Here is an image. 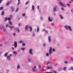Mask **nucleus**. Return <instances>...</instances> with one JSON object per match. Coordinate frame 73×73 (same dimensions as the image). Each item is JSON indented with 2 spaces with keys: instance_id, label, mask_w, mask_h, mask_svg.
I'll use <instances>...</instances> for the list:
<instances>
[{
  "instance_id": "nucleus-6",
  "label": "nucleus",
  "mask_w": 73,
  "mask_h": 73,
  "mask_svg": "<svg viewBox=\"0 0 73 73\" xmlns=\"http://www.w3.org/2000/svg\"><path fill=\"white\" fill-rule=\"evenodd\" d=\"M51 53H52V48H50L49 50V54H51Z\"/></svg>"
},
{
  "instance_id": "nucleus-25",
  "label": "nucleus",
  "mask_w": 73,
  "mask_h": 73,
  "mask_svg": "<svg viewBox=\"0 0 73 73\" xmlns=\"http://www.w3.org/2000/svg\"><path fill=\"white\" fill-rule=\"evenodd\" d=\"M3 31L4 32H6V29H3Z\"/></svg>"
},
{
  "instance_id": "nucleus-42",
  "label": "nucleus",
  "mask_w": 73,
  "mask_h": 73,
  "mask_svg": "<svg viewBox=\"0 0 73 73\" xmlns=\"http://www.w3.org/2000/svg\"><path fill=\"white\" fill-rule=\"evenodd\" d=\"M20 4V1H18V5H19V4Z\"/></svg>"
},
{
  "instance_id": "nucleus-14",
  "label": "nucleus",
  "mask_w": 73,
  "mask_h": 73,
  "mask_svg": "<svg viewBox=\"0 0 73 73\" xmlns=\"http://www.w3.org/2000/svg\"><path fill=\"white\" fill-rule=\"evenodd\" d=\"M7 55H8V53L7 52L5 53L4 54L5 56H7Z\"/></svg>"
},
{
  "instance_id": "nucleus-19",
  "label": "nucleus",
  "mask_w": 73,
  "mask_h": 73,
  "mask_svg": "<svg viewBox=\"0 0 73 73\" xmlns=\"http://www.w3.org/2000/svg\"><path fill=\"white\" fill-rule=\"evenodd\" d=\"M20 68V66L19 65H18L17 67V69H19Z\"/></svg>"
},
{
  "instance_id": "nucleus-9",
  "label": "nucleus",
  "mask_w": 73,
  "mask_h": 73,
  "mask_svg": "<svg viewBox=\"0 0 73 73\" xmlns=\"http://www.w3.org/2000/svg\"><path fill=\"white\" fill-rule=\"evenodd\" d=\"M56 7H55L53 9V11H56Z\"/></svg>"
},
{
  "instance_id": "nucleus-13",
  "label": "nucleus",
  "mask_w": 73,
  "mask_h": 73,
  "mask_svg": "<svg viewBox=\"0 0 73 73\" xmlns=\"http://www.w3.org/2000/svg\"><path fill=\"white\" fill-rule=\"evenodd\" d=\"M48 41L49 42H50V37L48 36Z\"/></svg>"
},
{
  "instance_id": "nucleus-30",
  "label": "nucleus",
  "mask_w": 73,
  "mask_h": 73,
  "mask_svg": "<svg viewBox=\"0 0 73 73\" xmlns=\"http://www.w3.org/2000/svg\"><path fill=\"white\" fill-rule=\"evenodd\" d=\"M3 7H0V9L1 10V9H3Z\"/></svg>"
},
{
  "instance_id": "nucleus-48",
  "label": "nucleus",
  "mask_w": 73,
  "mask_h": 73,
  "mask_svg": "<svg viewBox=\"0 0 73 73\" xmlns=\"http://www.w3.org/2000/svg\"><path fill=\"white\" fill-rule=\"evenodd\" d=\"M21 24L19 23V26H21Z\"/></svg>"
},
{
  "instance_id": "nucleus-4",
  "label": "nucleus",
  "mask_w": 73,
  "mask_h": 73,
  "mask_svg": "<svg viewBox=\"0 0 73 73\" xmlns=\"http://www.w3.org/2000/svg\"><path fill=\"white\" fill-rule=\"evenodd\" d=\"M11 18H5V21H7V20H9V21H10V20H11Z\"/></svg>"
},
{
  "instance_id": "nucleus-52",
  "label": "nucleus",
  "mask_w": 73,
  "mask_h": 73,
  "mask_svg": "<svg viewBox=\"0 0 73 73\" xmlns=\"http://www.w3.org/2000/svg\"><path fill=\"white\" fill-rule=\"evenodd\" d=\"M37 8H38V9H39V6H37Z\"/></svg>"
},
{
  "instance_id": "nucleus-16",
  "label": "nucleus",
  "mask_w": 73,
  "mask_h": 73,
  "mask_svg": "<svg viewBox=\"0 0 73 73\" xmlns=\"http://www.w3.org/2000/svg\"><path fill=\"white\" fill-rule=\"evenodd\" d=\"M9 2H7V3L6 4V5L7 6L9 5Z\"/></svg>"
},
{
  "instance_id": "nucleus-29",
  "label": "nucleus",
  "mask_w": 73,
  "mask_h": 73,
  "mask_svg": "<svg viewBox=\"0 0 73 73\" xmlns=\"http://www.w3.org/2000/svg\"><path fill=\"white\" fill-rule=\"evenodd\" d=\"M47 68L48 69H50V68H51L50 67H49L48 66H47Z\"/></svg>"
},
{
  "instance_id": "nucleus-11",
  "label": "nucleus",
  "mask_w": 73,
  "mask_h": 73,
  "mask_svg": "<svg viewBox=\"0 0 73 73\" xmlns=\"http://www.w3.org/2000/svg\"><path fill=\"white\" fill-rule=\"evenodd\" d=\"M11 11H14V8H13V7H11Z\"/></svg>"
},
{
  "instance_id": "nucleus-26",
  "label": "nucleus",
  "mask_w": 73,
  "mask_h": 73,
  "mask_svg": "<svg viewBox=\"0 0 73 73\" xmlns=\"http://www.w3.org/2000/svg\"><path fill=\"white\" fill-rule=\"evenodd\" d=\"M4 14V11H2V13H1V15H3Z\"/></svg>"
},
{
  "instance_id": "nucleus-36",
  "label": "nucleus",
  "mask_w": 73,
  "mask_h": 73,
  "mask_svg": "<svg viewBox=\"0 0 73 73\" xmlns=\"http://www.w3.org/2000/svg\"><path fill=\"white\" fill-rule=\"evenodd\" d=\"M17 29L18 30V32H20V30H19V29Z\"/></svg>"
},
{
  "instance_id": "nucleus-59",
  "label": "nucleus",
  "mask_w": 73,
  "mask_h": 73,
  "mask_svg": "<svg viewBox=\"0 0 73 73\" xmlns=\"http://www.w3.org/2000/svg\"><path fill=\"white\" fill-rule=\"evenodd\" d=\"M12 49H14V48L13 47H12Z\"/></svg>"
},
{
  "instance_id": "nucleus-62",
  "label": "nucleus",
  "mask_w": 73,
  "mask_h": 73,
  "mask_svg": "<svg viewBox=\"0 0 73 73\" xmlns=\"http://www.w3.org/2000/svg\"><path fill=\"white\" fill-rule=\"evenodd\" d=\"M56 65H57V64H55V66H56Z\"/></svg>"
},
{
  "instance_id": "nucleus-40",
  "label": "nucleus",
  "mask_w": 73,
  "mask_h": 73,
  "mask_svg": "<svg viewBox=\"0 0 73 73\" xmlns=\"http://www.w3.org/2000/svg\"><path fill=\"white\" fill-rule=\"evenodd\" d=\"M41 70V71H42V72H44V69H42Z\"/></svg>"
},
{
  "instance_id": "nucleus-20",
  "label": "nucleus",
  "mask_w": 73,
  "mask_h": 73,
  "mask_svg": "<svg viewBox=\"0 0 73 73\" xmlns=\"http://www.w3.org/2000/svg\"><path fill=\"white\" fill-rule=\"evenodd\" d=\"M39 31V27H38L37 28V32H38Z\"/></svg>"
},
{
  "instance_id": "nucleus-17",
  "label": "nucleus",
  "mask_w": 73,
  "mask_h": 73,
  "mask_svg": "<svg viewBox=\"0 0 73 73\" xmlns=\"http://www.w3.org/2000/svg\"><path fill=\"white\" fill-rule=\"evenodd\" d=\"M60 17L61 19H63V17H62V16L61 15H60Z\"/></svg>"
},
{
  "instance_id": "nucleus-37",
  "label": "nucleus",
  "mask_w": 73,
  "mask_h": 73,
  "mask_svg": "<svg viewBox=\"0 0 73 73\" xmlns=\"http://www.w3.org/2000/svg\"><path fill=\"white\" fill-rule=\"evenodd\" d=\"M18 10H19V8H17L16 10V12H17V11H18Z\"/></svg>"
},
{
  "instance_id": "nucleus-22",
  "label": "nucleus",
  "mask_w": 73,
  "mask_h": 73,
  "mask_svg": "<svg viewBox=\"0 0 73 73\" xmlns=\"http://www.w3.org/2000/svg\"><path fill=\"white\" fill-rule=\"evenodd\" d=\"M66 67H64L63 68V70H66Z\"/></svg>"
},
{
  "instance_id": "nucleus-10",
  "label": "nucleus",
  "mask_w": 73,
  "mask_h": 73,
  "mask_svg": "<svg viewBox=\"0 0 73 73\" xmlns=\"http://www.w3.org/2000/svg\"><path fill=\"white\" fill-rule=\"evenodd\" d=\"M32 9L33 11H34L35 10V7L34 6V5H33L32 6Z\"/></svg>"
},
{
  "instance_id": "nucleus-63",
  "label": "nucleus",
  "mask_w": 73,
  "mask_h": 73,
  "mask_svg": "<svg viewBox=\"0 0 73 73\" xmlns=\"http://www.w3.org/2000/svg\"><path fill=\"white\" fill-rule=\"evenodd\" d=\"M18 1H20V0H18Z\"/></svg>"
},
{
  "instance_id": "nucleus-49",
  "label": "nucleus",
  "mask_w": 73,
  "mask_h": 73,
  "mask_svg": "<svg viewBox=\"0 0 73 73\" xmlns=\"http://www.w3.org/2000/svg\"><path fill=\"white\" fill-rule=\"evenodd\" d=\"M8 25H6V27H8Z\"/></svg>"
},
{
  "instance_id": "nucleus-47",
  "label": "nucleus",
  "mask_w": 73,
  "mask_h": 73,
  "mask_svg": "<svg viewBox=\"0 0 73 73\" xmlns=\"http://www.w3.org/2000/svg\"><path fill=\"white\" fill-rule=\"evenodd\" d=\"M71 69L72 70H73V67H71Z\"/></svg>"
},
{
  "instance_id": "nucleus-33",
  "label": "nucleus",
  "mask_w": 73,
  "mask_h": 73,
  "mask_svg": "<svg viewBox=\"0 0 73 73\" xmlns=\"http://www.w3.org/2000/svg\"><path fill=\"white\" fill-rule=\"evenodd\" d=\"M46 56H49V54H48V53H47L46 54Z\"/></svg>"
},
{
  "instance_id": "nucleus-18",
  "label": "nucleus",
  "mask_w": 73,
  "mask_h": 73,
  "mask_svg": "<svg viewBox=\"0 0 73 73\" xmlns=\"http://www.w3.org/2000/svg\"><path fill=\"white\" fill-rule=\"evenodd\" d=\"M9 23L10 25H12V23L11 22L9 21Z\"/></svg>"
},
{
  "instance_id": "nucleus-44",
  "label": "nucleus",
  "mask_w": 73,
  "mask_h": 73,
  "mask_svg": "<svg viewBox=\"0 0 73 73\" xmlns=\"http://www.w3.org/2000/svg\"><path fill=\"white\" fill-rule=\"evenodd\" d=\"M21 49L22 50H24V48H21Z\"/></svg>"
},
{
  "instance_id": "nucleus-28",
  "label": "nucleus",
  "mask_w": 73,
  "mask_h": 73,
  "mask_svg": "<svg viewBox=\"0 0 73 73\" xmlns=\"http://www.w3.org/2000/svg\"><path fill=\"white\" fill-rule=\"evenodd\" d=\"M66 5L68 6V7H70V5L69 4H67Z\"/></svg>"
},
{
  "instance_id": "nucleus-3",
  "label": "nucleus",
  "mask_w": 73,
  "mask_h": 73,
  "mask_svg": "<svg viewBox=\"0 0 73 73\" xmlns=\"http://www.w3.org/2000/svg\"><path fill=\"white\" fill-rule=\"evenodd\" d=\"M29 53L33 55V53L32 52V49H30L29 50Z\"/></svg>"
},
{
  "instance_id": "nucleus-7",
  "label": "nucleus",
  "mask_w": 73,
  "mask_h": 73,
  "mask_svg": "<svg viewBox=\"0 0 73 73\" xmlns=\"http://www.w3.org/2000/svg\"><path fill=\"white\" fill-rule=\"evenodd\" d=\"M14 47L15 48H16L17 47V42H14Z\"/></svg>"
},
{
  "instance_id": "nucleus-15",
  "label": "nucleus",
  "mask_w": 73,
  "mask_h": 73,
  "mask_svg": "<svg viewBox=\"0 0 73 73\" xmlns=\"http://www.w3.org/2000/svg\"><path fill=\"white\" fill-rule=\"evenodd\" d=\"M28 25H27L25 27V30H27V29H28Z\"/></svg>"
},
{
  "instance_id": "nucleus-61",
  "label": "nucleus",
  "mask_w": 73,
  "mask_h": 73,
  "mask_svg": "<svg viewBox=\"0 0 73 73\" xmlns=\"http://www.w3.org/2000/svg\"><path fill=\"white\" fill-rule=\"evenodd\" d=\"M2 45L0 44V46H1Z\"/></svg>"
},
{
  "instance_id": "nucleus-43",
  "label": "nucleus",
  "mask_w": 73,
  "mask_h": 73,
  "mask_svg": "<svg viewBox=\"0 0 73 73\" xmlns=\"http://www.w3.org/2000/svg\"><path fill=\"white\" fill-rule=\"evenodd\" d=\"M61 9H62V10L63 11H64V8H63V7H62L61 8Z\"/></svg>"
},
{
  "instance_id": "nucleus-24",
  "label": "nucleus",
  "mask_w": 73,
  "mask_h": 73,
  "mask_svg": "<svg viewBox=\"0 0 73 73\" xmlns=\"http://www.w3.org/2000/svg\"><path fill=\"white\" fill-rule=\"evenodd\" d=\"M23 41H20L19 42V43H22V42H23Z\"/></svg>"
},
{
  "instance_id": "nucleus-35",
  "label": "nucleus",
  "mask_w": 73,
  "mask_h": 73,
  "mask_svg": "<svg viewBox=\"0 0 73 73\" xmlns=\"http://www.w3.org/2000/svg\"><path fill=\"white\" fill-rule=\"evenodd\" d=\"M23 46H25V43H23V44H22Z\"/></svg>"
},
{
  "instance_id": "nucleus-8",
  "label": "nucleus",
  "mask_w": 73,
  "mask_h": 73,
  "mask_svg": "<svg viewBox=\"0 0 73 73\" xmlns=\"http://www.w3.org/2000/svg\"><path fill=\"white\" fill-rule=\"evenodd\" d=\"M48 20L49 21H52V19H50V17H48Z\"/></svg>"
},
{
  "instance_id": "nucleus-31",
  "label": "nucleus",
  "mask_w": 73,
  "mask_h": 73,
  "mask_svg": "<svg viewBox=\"0 0 73 73\" xmlns=\"http://www.w3.org/2000/svg\"><path fill=\"white\" fill-rule=\"evenodd\" d=\"M49 63H51V62H48L47 63V65H48V64H49Z\"/></svg>"
},
{
  "instance_id": "nucleus-5",
  "label": "nucleus",
  "mask_w": 73,
  "mask_h": 73,
  "mask_svg": "<svg viewBox=\"0 0 73 73\" xmlns=\"http://www.w3.org/2000/svg\"><path fill=\"white\" fill-rule=\"evenodd\" d=\"M36 66H35L32 69V70L34 72H35V71H36Z\"/></svg>"
},
{
  "instance_id": "nucleus-38",
  "label": "nucleus",
  "mask_w": 73,
  "mask_h": 73,
  "mask_svg": "<svg viewBox=\"0 0 73 73\" xmlns=\"http://www.w3.org/2000/svg\"><path fill=\"white\" fill-rule=\"evenodd\" d=\"M41 66L39 65V69H40V68H41Z\"/></svg>"
},
{
  "instance_id": "nucleus-34",
  "label": "nucleus",
  "mask_w": 73,
  "mask_h": 73,
  "mask_svg": "<svg viewBox=\"0 0 73 73\" xmlns=\"http://www.w3.org/2000/svg\"><path fill=\"white\" fill-rule=\"evenodd\" d=\"M28 1H27L26 3H25V5H27V4H28Z\"/></svg>"
},
{
  "instance_id": "nucleus-58",
  "label": "nucleus",
  "mask_w": 73,
  "mask_h": 73,
  "mask_svg": "<svg viewBox=\"0 0 73 73\" xmlns=\"http://www.w3.org/2000/svg\"><path fill=\"white\" fill-rule=\"evenodd\" d=\"M9 56H12V54H10L9 55Z\"/></svg>"
},
{
  "instance_id": "nucleus-32",
  "label": "nucleus",
  "mask_w": 73,
  "mask_h": 73,
  "mask_svg": "<svg viewBox=\"0 0 73 73\" xmlns=\"http://www.w3.org/2000/svg\"><path fill=\"white\" fill-rule=\"evenodd\" d=\"M13 53L15 54H16V51H14L13 52Z\"/></svg>"
},
{
  "instance_id": "nucleus-21",
  "label": "nucleus",
  "mask_w": 73,
  "mask_h": 73,
  "mask_svg": "<svg viewBox=\"0 0 73 73\" xmlns=\"http://www.w3.org/2000/svg\"><path fill=\"white\" fill-rule=\"evenodd\" d=\"M68 62L67 61H65L64 62V64H68Z\"/></svg>"
},
{
  "instance_id": "nucleus-41",
  "label": "nucleus",
  "mask_w": 73,
  "mask_h": 73,
  "mask_svg": "<svg viewBox=\"0 0 73 73\" xmlns=\"http://www.w3.org/2000/svg\"><path fill=\"white\" fill-rule=\"evenodd\" d=\"M52 50V51H53V52H54V51H55V50H54V48H53Z\"/></svg>"
},
{
  "instance_id": "nucleus-27",
  "label": "nucleus",
  "mask_w": 73,
  "mask_h": 73,
  "mask_svg": "<svg viewBox=\"0 0 73 73\" xmlns=\"http://www.w3.org/2000/svg\"><path fill=\"white\" fill-rule=\"evenodd\" d=\"M7 57L8 59H10V57L9 56H7Z\"/></svg>"
},
{
  "instance_id": "nucleus-50",
  "label": "nucleus",
  "mask_w": 73,
  "mask_h": 73,
  "mask_svg": "<svg viewBox=\"0 0 73 73\" xmlns=\"http://www.w3.org/2000/svg\"><path fill=\"white\" fill-rule=\"evenodd\" d=\"M73 9H71V12H72V13H73Z\"/></svg>"
},
{
  "instance_id": "nucleus-53",
  "label": "nucleus",
  "mask_w": 73,
  "mask_h": 73,
  "mask_svg": "<svg viewBox=\"0 0 73 73\" xmlns=\"http://www.w3.org/2000/svg\"><path fill=\"white\" fill-rule=\"evenodd\" d=\"M51 24H52V25H54V24L53 23H51Z\"/></svg>"
},
{
  "instance_id": "nucleus-12",
  "label": "nucleus",
  "mask_w": 73,
  "mask_h": 73,
  "mask_svg": "<svg viewBox=\"0 0 73 73\" xmlns=\"http://www.w3.org/2000/svg\"><path fill=\"white\" fill-rule=\"evenodd\" d=\"M29 28H30V31L31 32V31H32V27H29Z\"/></svg>"
},
{
  "instance_id": "nucleus-39",
  "label": "nucleus",
  "mask_w": 73,
  "mask_h": 73,
  "mask_svg": "<svg viewBox=\"0 0 73 73\" xmlns=\"http://www.w3.org/2000/svg\"><path fill=\"white\" fill-rule=\"evenodd\" d=\"M25 14H24V13L23 14H22V16H25Z\"/></svg>"
},
{
  "instance_id": "nucleus-23",
  "label": "nucleus",
  "mask_w": 73,
  "mask_h": 73,
  "mask_svg": "<svg viewBox=\"0 0 73 73\" xmlns=\"http://www.w3.org/2000/svg\"><path fill=\"white\" fill-rule=\"evenodd\" d=\"M13 26H12V27H11V26H9V28H11V29H12V28H13Z\"/></svg>"
},
{
  "instance_id": "nucleus-2",
  "label": "nucleus",
  "mask_w": 73,
  "mask_h": 73,
  "mask_svg": "<svg viewBox=\"0 0 73 73\" xmlns=\"http://www.w3.org/2000/svg\"><path fill=\"white\" fill-rule=\"evenodd\" d=\"M59 4H60V5H62V6L63 7H65V5L63 3H62V2H59Z\"/></svg>"
},
{
  "instance_id": "nucleus-56",
  "label": "nucleus",
  "mask_w": 73,
  "mask_h": 73,
  "mask_svg": "<svg viewBox=\"0 0 73 73\" xmlns=\"http://www.w3.org/2000/svg\"><path fill=\"white\" fill-rule=\"evenodd\" d=\"M10 17H12V15H10Z\"/></svg>"
},
{
  "instance_id": "nucleus-57",
  "label": "nucleus",
  "mask_w": 73,
  "mask_h": 73,
  "mask_svg": "<svg viewBox=\"0 0 73 73\" xmlns=\"http://www.w3.org/2000/svg\"><path fill=\"white\" fill-rule=\"evenodd\" d=\"M54 73H57V72H56V71H54Z\"/></svg>"
},
{
  "instance_id": "nucleus-46",
  "label": "nucleus",
  "mask_w": 73,
  "mask_h": 73,
  "mask_svg": "<svg viewBox=\"0 0 73 73\" xmlns=\"http://www.w3.org/2000/svg\"><path fill=\"white\" fill-rule=\"evenodd\" d=\"M71 60H73V58H71Z\"/></svg>"
},
{
  "instance_id": "nucleus-55",
  "label": "nucleus",
  "mask_w": 73,
  "mask_h": 73,
  "mask_svg": "<svg viewBox=\"0 0 73 73\" xmlns=\"http://www.w3.org/2000/svg\"><path fill=\"white\" fill-rule=\"evenodd\" d=\"M72 3V1H70L69 2V3Z\"/></svg>"
},
{
  "instance_id": "nucleus-45",
  "label": "nucleus",
  "mask_w": 73,
  "mask_h": 73,
  "mask_svg": "<svg viewBox=\"0 0 73 73\" xmlns=\"http://www.w3.org/2000/svg\"><path fill=\"white\" fill-rule=\"evenodd\" d=\"M2 0H0V4L1 3V2L2 1Z\"/></svg>"
},
{
  "instance_id": "nucleus-51",
  "label": "nucleus",
  "mask_w": 73,
  "mask_h": 73,
  "mask_svg": "<svg viewBox=\"0 0 73 73\" xmlns=\"http://www.w3.org/2000/svg\"><path fill=\"white\" fill-rule=\"evenodd\" d=\"M43 46H45V44H43Z\"/></svg>"
},
{
  "instance_id": "nucleus-54",
  "label": "nucleus",
  "mask_w": 73,
  "mask_h": 73,
  "mask_svg": "<svg viewBox=\"0 0 73 73\" xmlns=\"http://www.w3.org/2000/svg\"><path fill=\"white\" fill-rule=\"evenodd\" d=\"M15 33H14L13 34V36H15Z\"/></svg>"
},
{
  "instance_id": "nucleus-1",
  "label": "nucleus",
  "mask_w": 73,
  "mask_h": 73,
  "mask_svg": "<svg viewBox=\"0 0 73 73\" xmlns=\"http://www.w3.org/2000/svg\"><path fill=\"white\" fill-rule=\"evenodd\" d=\"M65 28L66 29H68H68L70 30V31H72V29H71V27L70 26H65Z\"/></svg>"
},
{
  "instance_id": "nucleus-60",
  "label": "nucleus",
  "mask_w": 73,
  "mask_h": 73,
  "mask_svg": "<svg viewBox=\"0 0 73 73\" xmlns=\"http://www.w3.org/2000/svg\"><path fill=\"white\" fill-rule=\"evenodd\" d=\"M29 62H30V61H31L30 60V59H29Z\"/></svg>"
},
{
  "instance_id": "nucleus-64",
  "label": "nucleus",
  "mask_w": 73,
  "mask_h": 73,
  "mask_svg": "<svg viewBox=\"0 0 73 73\" xmlns=\"http://www.w3.org/2000/svg\"><path fill=\"white\" fill-rule=\"evenodd\" d=\"M71 1H73V0H71Z\"/></svg>"
}]
</instances>
